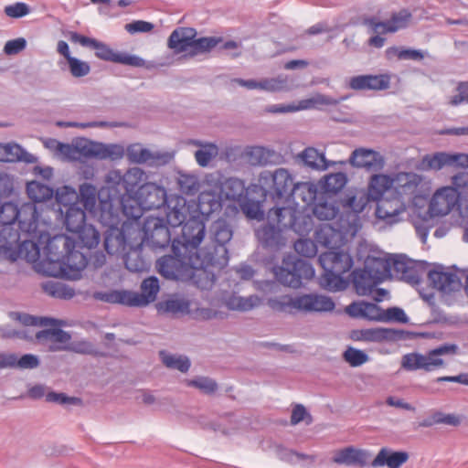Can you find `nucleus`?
Returning <instances> with one entry per match:
<instances>
[{"mask_svg": "<svg viewBox=\"0 0 468 468\" xmlns=\"http://www.w3.org/2000/svg\"><path fill=\"white\" fill-rule=\"evenodd\" d=\"M96 300L110 303H119L126 306H133L131 292L125 290H111L108 292H96L93 294Z\"/></svg>", "mask_w": 468, "mask_h": 468, "instance_id": "79ce46f5", "label": "nucleus"}, {"mask_svg": "<svg viewBox=\"0 0 468 468\" xmlns=\"http://www.w3.org/2000/svg\"><path fill=\"white\" fill-rule=\"evenodd\" d=\"M45 291L53 297L60 299H71L75 291L60 282H50L45 285Z\"/></svg>", "mask_w": 468, "mask_h": 468, "instance_id": "0e129e2a", "label": "nucleus"}, {"mask_svg": "<svg viewBox=\"0 0 468 468\" xmlns=\"http://www.w3.org/2000/svg\"><path fill=\"white\" fill-rule=\"evenodd\" d=\"M384 261L374 258L366 261L364 269L355 270L352 273L356 292L359 295H368L379 284L387 274Z\"/></svg>", "mask_w": 468, "mask_h": 468, "instance_id": "f8f14e48", "label": "nucleus"}, {"mask_svg": "<svg viewBox=\"0 0 468 468\" xmlns=\"http://www.w3.org/2000/svg\"><path fill=\"white\" fill-rule=\"evenodd\" d=\"M187 387L195 388L206 395H214L218 389L217 381L209 377L199 376L185 381Z\"/></svg>", "mask_w": 468, "mask_h": 468, "instance_id": "864d4df0", "label": "nucleus"}, {"mask_svg": "<svg viewBox=\"0 0 468 468\" xmlns=\"http://www.w3.org/2000/svg\"><path fill=\"white\" fill-rule=\"evenodd\" d=\"M282 229L269 222L256 230V236L264 247H278L281 240Z\"/></svg>", "mask_w": 468, "mask_h": 468, "instance_id": "ea45409f", "label": "nucleus"}, {"mask_svg": "<svg viewBox=\"0 0 468 468\" xmlns=\"http://www.w3.org/2000/svg\"><path fill=\"white\" fill-rule=\"evenodd\" d=\"M369 201V197L364 191H357L354 195H347L341 200V204L345 211L340 217L349 219V216L356 214L357 218V231L361 228L360 218L358 214L362 212Z\"/></svg>", "mask_w": 468, "mask_h": 468, "instance_id": "7c9ffc66", "label": "nucleus"}, {"mask_svg": "<svg viewBox=\"0 0 468 468\" xmlns=\"http://www.w3.org/2000/svg\"><path fill=\"white\" fill-rule=\"evenodd\" d=\"M126 154V151L123 146L114 144H102L100 143V160L110 159L112 161L120 160Z\"/></svg>", "mask_w": 468, "mask_h": 468, "instance_id": "774afa93", "label": "nucleus"}, {"mask_svg": "<svg viewBox=\"0 0 468 468\" xmlns=\"http://www.w3.org/2000/svg\"><path fill=\"white\" fill-rule=\"evenodd\" d=\"M206 236L205 223L198 218L192 217L182 226L181 235L173 240L172 249L177 252L180 250L199 256L203 261V248H199Z\"/></svg>", "mask_w": 468, "mask_h": 468, "instance_id": "9b49d317", "label": "nucleus"}, {"mask_svg": "<svg viewBox=\"0 0 468 468\" xmlns=\"http://www.w3.org/2000/svg\"><path fill=\"white\" fill-rule=\"evenodd\" d=\"M370 453L354 446L337 450L334 452L332 462L338 465L364 467L367 464Z\"/></svg>", "mask_w": 468, "mask_h": 468, "instance_id": "5701e85b", "label": "nucleus"}, {"mask_svg": "<svg viewBox=\"0 0 468 468\" xmlns=\"http://www.w3.org/2000/svg\"><path fill=\"white\" fill-rule=\"evenodd\" d=\"M27 192L28 197L34 202L38 209L39 207L37 204L50 200L54 196V191L51 187L37 181H32L27 184ZM40 209L42 208L40 207Z\"/></svg>", "mask_w": 468, "mask_h": 468, "instance_id": "37998d69", "label": "nucleus"}, {"mask_svg": "<svg viewBox=\"0 0 468 468\" xmlns=\"http://www.w3.org/2000/svg\"><path fill=\"white\" fill-rule=\"evenodd\" d=\"M35 156L26 152L17 144H0V162H16L24 161L26 163H34Z\"/></svg>", "mask_w": 468, "mask_h": 468, "instance_id": "c9c22d12", "label": "nucleus"}, {"mask_svg": "<svg viewBox=\"0 0 468 468\" xmlns=\"http://www.w3.org/2000/svg\"><path fill=\"white\" fill-rule=\"evenodd\" d=\"M209 266L210 265H204L191 269L188 280H191L192 282L201 290H209L215 283V275L206 270ZM212 266L218 267L217 265Z\"/></svg>", "mask_w": 468, "mask_h": 468, "instance_id": "a19ab883", "label": "nucleus"}, {"mask_svg": "<svg viewBox=\"0 0 468 468\" xmlns=\"http://www.w3.org/2000/svg\"><path fill=\"white\" fill-rule=\"evenodd\" d=\"M406 207L399 198H382L377 205L376 216L388 223H396L400 220L399 216L404 213Z\"/></svg>", "mask_w": 468, "mask_h": 468, "instance_id": "a878e982", "label": "nucleus"}, {"mask_svg": "<svg viewBox=\"0 0 468 468\" xmlns=\"http://www.w3.org/2000/svg\"><path fill=\"white\" fill-rule=\"evenodd\" d=\"M296 208L292 207H274L269 208L268 222L275 224L279 229H290L295 217Z\"/></svg>", "mask_w": 468, "mask_h": 468, "instance_id": "e433bc0d", "label": "nucleus"}, {"mask_svg": "<svg viewBox=\"0 0 468 468\" xmlns=\"http://www.w3.org/2000/svg\"><path fill=\"white\" fill-rule=\"evenodd\" d=\"M179 190L187 196H195L200 188L198 178L195 175L179 173L177 177Z\"/></svg>", "mask_w": 468, "mask_h": 468, "instance_id": "5fc2aeb1", "label": "nucleus"}, {"mask_svg": "<svg viewBox=\"0 0 468 468\" xmlns=\"http://www.w3.org/2000/svg\"><path fill=\"white\" fill-rule=\"evenodd\" d=\"M428 281L432 288L444 293L458 291L462 285L460 278L455 273L443 271L442 270L430 271Z\"/></svg>", "mask_w": 468, "mask_h": 468, "instance_id": "393cba45", "label": "nucleus"}, {"mask_svg": "<svg viewBox=\"0 0 468 468\" xmlns=\"http://www.w3.org/2000/svg\"><path fill=\"white\" fill-rule=\"evenodd\" d=\"M172 250L174 255H165L156 262L159 273L166 279L188 280L191 269L206 265L199 256L190 254L184 250L178 252L173 249Z\"/></svg>", "mask_w": 468, "mask_h": 468, "instance_id": "39448f33", "label": "nucleus"}, {"mask_svg": "<svg viewBox=\"0 0 468 468\" xmlns=\"http://www.w3.org/2000/svg\"><path fill=\"white\" fill-rule=\"evenodd\" d=\"M410 455L404 451H393L390 448L383 447L379 450L370 465L372 467L387 466L388 468H400L408 462Z\"/></svg>", "mask_w": 468, "mask_h": 468, "instance_id": "bb28decb", "label": "nucleus"}, {"mask_svg": "<svg viewBox=\"0 0 468 468\" xmlns=\"http://www.w3.org/2000/svg\"><path fill=\"white\" fill-rule=\"evenodd\" d=\"M189 304L182 299H168L158 303V311L163 314H177L188 310Z\"/></svg>", "mask_w": 468, "mask_h": 468, "instance_id": "69168bd1", "label": "nucleus"}, {"mask_svg": "<svg viewBox=\"0 0 468 468\" xmlns=\"http://www.w3.org/2000/svg\"><path fill=\"white\" fill-rule=\"evenodd\" d=\"M56 202L58 208L52 209V212L58 216H62L66 208L75 205H80L79 202V194L70 186H64L58 188L56 192Z\"/></svg>", "mask_w": 468, "mask_h": 468, "instance_id": "4c0bfd02", "label": "nucleus"}, {"mask_svg": "<svg viewBox=\"0 0 468 468\" xmlns=\"http://www.w3.org/2000/svg\"><path fill=\"white\" fill-rule=\"evenodd\" d=\"M393 187L399 195H414L422 177L413 172H400L393 176Z\"/></svg>", "mask_w": 468, "mask_h": 468, "instance_id": "f704fd0d", "label": "nucleus"}, {"mask_svg": "<svg viewBox=\"0 0 468 468\" xmlns=\"http://www.w3.org/2000/svg\"><path fill=\"white\" fill-rule=\"evenodd\" d=\"M38 207L35 204H25L21 208L12 202H5L0 207L1 239H6L5 232L12 229L17 220L22 232L31 234L37 230L39 219Z\"/></svg>", "mask_w": 468, "mask_h": 468, "instance_id": "7ed1b4c3", "label": "nucleus"}, {"mask_svg": "<svg viewBox=\"0 0 468 468\" xmlns=\"http://www.w3.org/2000/svg\"><path fill=\"white\" fill-rule=\"evenodd\" d=\"M296 160L303 166L317 171H324L330 166L336 165V162L328 161L325 158L324 154L320 153L314 147H306L297 154Z\"/></svg>", "mask_w": 468, "mask_h": 468, "instance_id": "c756f323", "label": "nucleus"}, {"mask_svg": "<svg viewBox=\"0 0 468 468\" xmlns=\"http://www.w3.org/2000/svg\"><path fill=\"white\" fill-rule=\"evenodd\" d=\"M347 176L343 172L330 174L324 177V188L327 193H337L346 186Z\"/></svg>", "mask_w": 468, "mask_h": 468, "instance_id": "680f3d73", "label": "nucleus"}, {"mask_svg": "<svg viewBox=\"0 0 468 468\" xmlns=\"http://www.w3.org/2000/svg\"><path fill=\"white\" fill-rule=\"evenodd\" d=\"M222 194L229 200H239L245 193L244 182L239 178L227 179L221 187Z\"/></svg>", "mask_w": 468, "mask_h": 468, "instance_id": "603ef678", "label": "nucleus"}, {"mask_svg": "<svg viewBox=\"0 0 468 468\" xmlns=\"http://www.w3.org/2000/svg\"><path fill=\"white\" fill-rule=\"evenodd\" d=\"M148 148H144L140 144H130L126 149V157L132 164H145L149 156Z\"/></svg>", "mask_w": 468, "mask_h": 468, "instance_id": "338daca9", "label": "nucleus"}, {"mask_svg": "<svg viewBox=\"0 0 468 468\" xmlns=\"http://www.w3.org/2000/svg\"><path fill=\"white\" fill-rule=\"evenodd\" d=\"M458 201L459 194L456 193L455 188L442 187L432 196L429 205V212L431 217L445 216L452 211Z\"/></svg>", "mask_w": 468, "mask_h": 468, "instance_id": "6ab92c4d", "label": "nucleus"}, {"mask_svg": "<svg viewBox=\"0 0 468 468\" xmlns=\"http://www.w3.org/2000/svg\"><path fill=\"white\" fill-rule=\"evenodd\" d=\"M270 305L281 312L296 310L303 313H318L335 309V303L330 297L315 293L294 297L285 295L279 300H270Z\"/></svg>", "mask_w": 468, "mask_h": 468, "instance_id": "423d86ee", "label": "nucleus"}, {"mask_svg": "<svg viewBox=\"0 0 468 468\" xmlns=\"http://www.w3.org/2000/svg\"><path fill=\"white\" fill-rule=\"evenodd\" d=\"M319 262L324 271H335V273H346L353 266L352 257L343 250H332L322 253L319 256Z\"/></svg>", "mask_w": 468, "mask_h": 468, "instance_id": "aec40b11", "label": "nucleus"}, {"mask_svg": "<svg viewBox=\"0 0 468 468\" xmlns=\"http://www.w3.org/2000/svg\"><path fill=\"white\" fill-rule=\"evenodd\" d=\"M84 247L95 248L101 239L100 232L91 225L87 224L76 232Z\"/></svg>", "mask_w": 468, "mask_h": 468, "instance_id": "052dcab7", "label": "nucleus"}, {"mask_svg": "<svg viewBox=\"0 0 468 468\" xmlns=\"http://www.w3.org/2000/svg\"><path fill=\"white\" fill-rule=\"evenodd\" d=\"M197 34V30L193 27H176L168 37L167 47L176 54L186 52Z\"/></svg>", "mask_w": 468, "mask_h": 468, "instance_id": "c85d7f7f", "label": "nucleus"}, {"mask_svg": "<svg viewBox=\"0 0 468 468\" xmlns=\"http://www.w3.org/2000/svg\"><path fill=\"white\" fill-rule=\"evenodd\" d=\"M345 100V97L335 99L325 94L317 93L311 98L302 100L297 105H271L268 112L271 113L292 112L296 111L319 109L320 106H336Z\"/></svg>", "mask_w": 468, "mask_h": 468, "instance_id": "f3484780", "label": "nucleus"}, {"mask_svg": "<svg viewBox=\"0 0 468 468\" xmlns=\"http://www.w3.org/2000/svg\"><path fill=\"white\" fill-rule=\"evenodd\" d=\"M63 215H65L64 225L66 229L69 232L76 233L87 225L86 213L80 205L69 207L66 208Z\"/></svg>", "mask_w": 468, "mask_h": 468, "instance_id": "58836bf2", "label": "nucleus"}, {"mask_svg": "<svg viewBox=\"0 0 468 468\" xmlns=\"http://www.w3.org/2000/svg\"><path fill=\"white\" fill-rule=\"evenodd\" d=\"M348 163L356 168H363L367 172H378L384 168L385 159L378 152L367 148L355 149Z\"/></svg>", "mask_w": 468, "mask_h": 468, "instance_id": "a211bd4d", "label": "nucleus"}, {"mask_svg": "<svg viewBox=\"0 0 468 468\" xmlns=\"http://www.w3.org/2000/svg\"><path fill=\"white\" fill-rule=\"evenodd\" d=\"M346 313L356 318H365L382 322L383 309L376 303L367 302L352 303L346 307Z\"/></svg>", "mask_w": 468, "mask_h": 468, "instance_id": "473e14b6", "label": "nucleus"}, {"mask_svg": "<svg viewBox=\"0 0 468 468\" xmlns=\"http://www.w3.org/2000/svg\"><path fill=\"white\" fill-rule=\"evenodd\" d=\"M412 333L401 329L391 328H368L353 330L350 333V338L354 341L365 342H390L410 338Z\"/></svg>", "mask_w": 468, "mask_h": 468, "instance_id": "2eb2a0df", "label": "nucleus"}, {"mask_svg": "<svg viewBox=\"0 0 468 468\" xmlns=\"http://www.w3.org/2000/svg\"><path fill=\"white\" fill-rule=\"evenodd\" d=\"M144 238L142 244L153 250L164 249L170 243L171 235L169 229L159 218H150L144 225Z\"/></svg>", "mask_w": 468, "mask_h": 468, "instance_id": "dca6fc26", "label": "nucleus"}, {"mask_svg": "<svg viewBox=\"0 0 468 468\" xmlns=\"http://www.w3.org/2000/svg\"><path fill=\"white\" fill-rule=\"evenodd\" d=\"M220 42H222V37H204L195 38L188 48V55L195 57L199 54L208 53Z\"/></svg>", "mask_w": 468, "mask_h": 468, "instance_id": "3c124183", "label": "nucleus"}, {"mask_svg": "<svg viewBox=\"0 0 468 468\" xmlns=\"http://www.w3.org/2000/svg\"><path fill=\"white\" fill-rule=\"evenodd\" d=\"M458 346L455 344H443L436 348L429 350L426 354L418 352L408 353L401 358V367L407 371L424 370L433 371L443 367L445 363L440 356L444 355H455Z\"/></svg>", "mask_w": 468, "mask_h": 468, "instance_id": "0eeeda50", "label": "nucleus"}, {"mask_svg": "<svg viewBox=\"0 0 468 468\" xmlns=\"http://www.w3.org/2000/svg\"><path fill=\"white\" fill-rule=\"evenodd\" d=\"M420 167L423 170L439 171L445 167L468 168V154L436 152L422 157Z\"/></svg>", "mask_w": 468, "mask_h": 468, "instance_id": "4468645a", "label": "nucleus"}, {"mask_svg": "<svg viewBox=\"0 0 468 468\" xmlns=\"http://www.w3.org/2000/svg\"><path fill=\"white\" fill-rule=\"evenodd\" d=\"M145 174L139 167L129 168L124 174L120 170H111L105 177L107 186L114 190L116 197H119V207L122 206L123 197L133 192L135 188L144 180Z\"/></svg>", "mask_w": 468, "mask_h": 468, "instance_id": "ddd939ff", "label": "nucleus"}, {"mask_svg": "<svg viewBox=\"0 0 468 468\" xmlns=\"http://www.w3.org/2000/svg\"><path fill=\"white\" fill-rule=\"evenodd\" d=\"M105 192L100 193L101 199V220L109 225L104 234V249L110 255H118L125 252L127 241L124 230L114 225L118 222L119 207H114V202L118 199L107 195L109 200H104Z\"/></svg>", "mask_w": 468, "mask_h": 468, "instance_id": "f03ea898", "label": "nucleus"}, {"mask_svg": "<svg viewBox=\"0 0 468 468\" xmlns=\"http://www.w3.org/2000/svg\"><path fill=\"white\" fill-rule=\"evenodd\" d=\"M143 244L131 248L123 256L124 264L127 270L133 272H140L147 269L148 264L142 256Z\"/></svg>", "mask_w": 468, "mask_h": 468, "instance_id": "a18cd8bd", "label": "nucleus"}, {"mask_svg": "<svg viewBox=\"0 0 468 468\" xmlns=\"http://www.w3.org/2000/svg\"><path fill=\"white\" fill-rule=\"evenodd\" d=\"M102 191L105 192L103 199L109 200L107 195H110L111 197L118 199V201H115L113 204L114 207H119L120 199L118 197L111 193V189L109 187H107V189L102 188L101 190L97 192L96 187L91 184L88 183H84L80 186L79 202L80 204V207H82V208L85 210L92 212L96 207L97 197L98 198H100V193H101ZM99 201H101V199H99ZM99 209L101 210V202H99Z\"/></svg>", "mask_w": 468, "mask_h": 468, "instance_id": "b1692460", "label": "nucleus"}, {"mask_svg": "<svg viewBox=\"0 0 468 468\" xmlns=\"http://www.w3.org/2000/svg\"><path fill=\"white\" fill-rule=\"evenodd\" d=\"M69 40L73 43H79L82 47L94 49L95 56L101 60L111 62L113 60L115 51L103 42L80 35L77 32H69Z\"/></svg>", "mask_w": 468, "mask_h": 468, "instance_id": "cd10ccee", "label": "nucleus"}, {"mask_svg": "<svg viewBox=\"0 0 468 468\" xmlns=\"http://www.w3.org/2000/svg\"><path fill=\"white\" fill-rule=\"evenodd\" d=\"M412 19L411 13L407 9H401L399 12L392 13L388 19L389 30L393 33L406 28Z\"/></svg>", "mask_w": 468, "mask_h": 468, "instance_id": "e2e57ef3", "label": "nucleus"}, {"mask_svg": "<svg viewBox=\"0 0 468 468\" xmlns=\"http://www.w3.org/2000/svg\"><path fill=\"white\" fill-rule=\"evenodd\" d=\"M197 207L203 216L209 217L213 213L220 211L222 204L219 197L217 195L209 192H203L198 197Z\"/></svg>", "mask_w": 468, "mask_h": 468, "instance_id": "49530a36", "label": "nucleus"}, {"mask_svg": "<svg viewBox=\"0 0 468 468\" xmlns=\"http://www.w3.org/2000/svg\"><path fill=\"white\" fill-rule=\"evenodd\" d=\"M188 214L189 208L185 198L177 197L167 201L166 220L171 227L183 226L187 221Z\"/></svg>", "mask_w": 468, "mask_h": 468, "instance_id": "72a5a7b5", "label": "nucleus"}, {"mask_svg": "<svg viewBox=\"0 0 468 468\" xmlns=\"http://www.w3.org/2000/svg\"><path fill=\"white\" fill-rule=\"evenodd\" d=\"M295 182L292 175L286 168H277L273 172L263 171L259 176V185L264 196V201L269 197L278 203L282 198H288Z\"/></svg>", "mask_w": 468, "mask_h": 468, "instance_id": "6e6552de", "label": "nucleus"}, {"mask_svg": "<svg viewBox=\"0 0 468 468\" xmlns=\"http://www.w3.org/2000/svg\"><path fill=\"white\" fill-rule=\"evenodd\" d=\"M344 273H335V271H324L321 277L320 283L323 288L331 292L345 290L346 283L342 278Z\"/></svg>", "mask_w": 468, "mask_h": 468, "instance_id": "6e6d98bb", "label": "nucleus"}, {"mask_svg": "<svg viewBox=\"0 0 468 468\" xmlns=\"http://www.w3.org/2000/svg\"><path fill=\"white\" fill-rule=\"evenodd\" d=\"M159 290V280L156 277L144 279L141 284V293L131 292L133 305L145 306L154 302Z\"/></svg>", "mask_w": 468, "mask_h": 468, "instance_id": "2f4dec72", "label": "nucleus"}, {"mask_svg": "<svg viewBox=\"0 0 468 468\" xmlns=\"http://www.w3.org/2000/svg\"><path fill=\"white\" fill-rule=\"evenodd\" d=\"M139 201L143 209H157L167 203L165 189L154 183H146L139 188Z\"/></svg>", "mask_w": 468, "mask_h": 468, "instance_id": "412c9836", "label": "nucleus"}, {"mask_svg": "<svg viewBox=\"0 0 468 468\" xmlns=\"http://www.w3.org/2000/svg\"><path fill=\"white\" fill-rule=\"evenodd\" d=\"M393 176L384 174L373 175L369 181V194L374 199H378L387 190L393 187Z\"/></svg>", "mask_w": 468, "mask_h": 468, "instance_id": "09e8293b", "label": "nucleus"}, {"mask_svg": "<svg viewBox=\"0 0 468 468\" xmlns=\"http://www.w3.org/2000/svg\"><path fill=\"white\" fill-rule=\"evenodd\" d=\"M313 227L314 222L312 217L297 209L290 229L300 236H304L313 229Z\"/></svg>", "mask_w": 468, "mask_h": 468, "instance_id": "4d7b16f0", "label": "nucleus"}, {"mask_svg": "<svg viewBox=\"0 0 468 468\" xmlns=\"http://www.w3.org/2000/svg\"><path fill=\"white\" fill-rule=\"evenodd\" d=\"M162 363L168 368L177 369L182 373L189 370L191 363L187 356L173 355L165 350L159 352Z\"/></svg>", "mask_w": 468, "mask_h": 468, "instance_id": "8fccbe9b", "label": "nucleus"}, {"mask_svg": "<svg viewBox=\"0 0 468 468\" xmlns=\"http://www.w3.org/2000/svg\"><path fill=\"white\" fill-rule=\"evenodd\" d=\"M10 317L16 321L20 322L22 324L27 325H40L48 326L57 324V320L48 317H37L27 314H20L16 312L10 313Z\"/></svg>", "mask_w": 468, "mask_h": 468, "instance_id": "bf43d9fd", "label": "nucleus"}, {"mask_svg": "<svg viewBox=\"0 0 468 468\" xmlns=\"http://www.w3.org/2000/svg\"><path fill=\"white\" fill-rule=\"evenodd\" d=\"M37 343H58L64 345L69 343L71 335L60 328L45 329L35 334Z\"/></svg>", "mask_w": 468, "mask_h": 468, "instance_id": "de8ad7c7", "label": "nucleus"}, {"mask_svg": "<svg viewBox=\"0 0 468 468\" xmlns=\"http://www.w3.org/2000/svg\"><path fill=\"white\" fill-rule=\"evenodd\" d=\"M336 228L331 224H321L314 232V238L321 246L332 250L338 249L346 237H355L357 233V218L356 214L349 216V219L340 217Z\"/></svg>", "mask_w": 468, "mask_h": 468, "instance_id": "1a4fd4ad", "label": "nucleus"}, {"mask_svg": "<svg viewBox=\"0 0 468 468\" xmlns=\"http://www.w3.org/2000/svg\"><path fill=\"white\" fill-rule=\"evenodd\" d=\"M316 186L311 182H297L294 184L289 197L300 199L305 205L312 204L316 197Z\"/></svg>", "mask_w": 468, "mask_h": 468, "instance_id": "c03bdc74", "label": "nucleus"}, {"mask_svg": "<svg viewBox=\"0 0 468 468\" xmlns=\"http://www.w3.org/2000/svg\"><path fill=\"white\" fill-rule=\"evenodd\" d=\"M233 236V229L225 218L215 220L208 229L210 244L203 247V261L207 265H217L223 268L229 261V250L226 245Z\"/></svg>", "mask_w": 468, "mask_h": 468, "instance_id": "f257e3e1", "label": "nucleus"}, {"mask_svg": "<svg viewBox=\"0 0 468 468\" xmlns=\"http://www.w3.org/2000/svg\"><path fill=\"white\" fill-rule=\"evenodd\" d=\"M75 249V242L66 235L50 238L45 246V252L50 262H61L72 271L80 272L88 264L86 257Z\"/></svg>", "mask_w": 468, "mask_h": 468, "instance_id": "20e7f679", "label": "nucleus"}, {"mask_svg": "<svg viewBox=\"0 0 468 468\" xmlns=\"http://www.w3.org/2000/svg\"><path fill=\"white\" fill-rule=\"evenodd\" d=\"M276 280L286 286L299 288L303 280H311L314 270L307 261L288 256L282 260V265L273 268Z\"/></svg>", "mask_w": 468, "mask_h": 468, "instance_id": "9d476101", "label": "nucleus"}, {"mask_svg": "<svg viewBox=\"0 0 468 468\" xmlns=\"http://www.w3.org/2000/svg\"><path fill=\"white\" fill-rule=\"evenodd\" d=\"M313 213L320 220H331L339 213V207L335 202L325 200L315 204Z\"/></svg>", "mask_w": 468, "mask_h": 468, "instance_id": "13d9d810", "label": "nucleus"}, {"mask_svg": "<svg viewBox=\"0 0 468 468\" xmlns=\"http://www.w3.org/2000/svg\"><path fill=\"white\" fill-rule=\"evenodd\" d=\"M387 272L389 271L391 275L399 280H403L409 283L416 284L420 282V277L417 270L404 255H396L391 261H386Z\"/></svg>", "mask_w": 468, "mask_h": 468, "instance_id": "4be33fe9", "label": "nucleus"}]
</instances>
